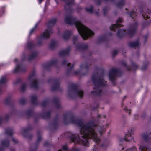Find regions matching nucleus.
<instances>
[{"instance_id": "obj_58", "label": "nucleus", "mask_w": 151, "mask_h": 151, "mask_svg": "<svg viewBox=\"0 0 151 151\" xmlns=\"http://www.w3.org/2000/svg\"><path fill=\"white\" fill-rule=\"evenodd\" d=\"M67 60L65 59H64L62 62V64L64 65L66 64L67 63Z\"/></svg>"}, {"instance_id": "obj_9", "label": "nucleus", "mask_w": 151, "mask_h": 151, "mask_svg": "<svg viewBox=\"0 0 151 151\" xmlns=\"http://www.w3.org/2000/svg\"><path fill=\"white\" fill-rule=\"evenodd\" d=\"M49 82L52 83L51 89L52 91H61L62 89L60 86V78H56L51 80Z\"/></svg>"}, {"instance_id": "obj_19", "label": "nucleus", "mask_w": 151, "mask_h": 151, "mask_svg": "<svg viewBox=\"0 0 151 151\" xmlns=\"http://www.w3.org/2000/svg\"><path fill=\"white\" fill-rule=\"evenodd\" d=\"M57 21V19L55 18H52L50 20L47 24L48 29H51L53 32L51 28L55 25Z\"/></svg>"}, {"instance_id": "obj_24", "label": "nucleus", "mask_w": 151, "mask_h": 151, "mask_svg": "<svg viewBox=\"0 0 151 151\" xmlns=\"http://www.w3.org/2000/svg\"><path fill=\"white\" fill-rule=\"evenodd\" d=\"M30 99L31 102L33 104L37 103L38 101V96L36 94H31L30 96Z\"/></svg>"}, {"instance_id": "obj_46", "label": "nucleus", "mask_w": 151, "mask_h": 151, "mask_svg": "<svg viewBox=\"0 0 151 151\" xmlns=\"http://www.w3.org/2000/svg\"><path fill=\"white\" fill-rule=\"evenodd\" d=\"M110 9V8L108 7H104L103 9L104 14L106 15V13L108 12V10Z\"/></svg>"}, {"instance_id": "obj_53", "label": "nucleus", "mask_w": 151, "mask_h": 151, "mask_svg": "<svg viewBox=\"0 0 151 151\" xmlns=\"http://www.w3.org/2000/svg\"><path fill=\"white\" fill-rule=\"evenodd\" d=\"M61 149L59 150L58 151H62ZM72 151H80V150L78 148H73L72 150Z\"/></svg>"}, {"instance_id": "obj_4", "label": "nucleus", "mask_w": 151, "mask_h": 151, "mask_svg": "<svg viewBox=\"0 0 151 151\" xmlns=\"http://www.w3.org/2000/svg\"><path fill=\"white\" fill-rule=\"evenodd\" d=\"M68 97L74 99L76 97L82 98L84 95V91L78 88V85L73 83H70L69 85L67 92Z\"/></svg>"}, {"instance_id": "obj_55", "label": "nucleus", "mask_w": 151, "mask_h": 151, "mask_svg": "<svg viewBox=\"0 0 151 151\" xmlns=\"http://www.w3.org/2000/svg\"><path fill=\"white\" fill-rule=\"evenodd\" d=\"M21 80L20 78H18L14 82V85H16Z\"/></svg>"}, {"instance_id": "obj_2", "label": "nucleus", "mask_w": 151, "mask_h": 151, "mask_svg": "<svg viewBox=\"0 0 151 151\" xmlns=\"http://www.w3.org/2000/svg\"><path fill=\"white\" fill-rule=\"evenodd\" d=\"M106 116L104 114H97L95 116V149H105L109 145L108 141L102 142L100 137L108 128L110 123L103 124Z\"/></svg>"}, {"instance_id": "obj_23", "label": "nucleus", "mask_w": 151, "mask_h": 151, "mask_svg": "<svg viewBox=\"0 0 151 151\" xmlns=\"http://www.w3.org/2000/svg\"><path fill=\"white\" fill-rule=\"evenodd\" d=\"M70 50V48L69 47L65 49L60 51L59 52V54L61 56L66 55L68 54Z\"/></svg>"}, {"instance_id": "obj_13", "label": "nucleus", "mask_w": 151, "mask_h": 151, "mask_svg": "<svg viewBox=\"0 0 151 151\" xmlns=\"http://www.w3.org/2000/svg\"><path fill=\"white\" fill-rule=\"evenodd\" d=\"M137 26V24L135 23L134 24L131 25L129 28L127 33L130 37L133 36L136 31Z\"/></svg>"}, {"instance_id": "obj_5", "label": "nucleus", "mask_w": 151, "mask_h": 151, "mask_svg": "<svg viewBox=\"0 0 151 151\" xmlns=\"http://www.w3.org/2000/svg\"><path fill=\"white\" fill-rule=\"evenodd\" d=\"M91 64H88L86 62H85L82 63L80 66V69L74 70L73 69V65H72L69 67L67 69L66 74L67 76L74 75H75L84 76L87 73V72L83 73L82 71L85 70H87L89 68V65Z\"/></svg>"}, {"instance_id": "obj_36", "label": "nucleus", "mask_w": 151, "mask_h": 151, "mask_svg": "<svg viewBox=\"0 0 151 151\" xmlns=\"http://www.w3.org/2000/svg\"><path fill=\"white\" fill-rule=\"evenodd\" d=\"M52 102L55 103V104H59L60 103V99L57 97H54L51 100Z\"/></svg>"}, {"instance_id": "obj_49", "label": "nucleus", "mask_w": 151, "mask_h": 151, "mask_svg": "<svg viewBox=\"0 0 151 151\" xmlns=\"http://www.w3.org/2000/svg\"><path fill=\"white\" fill-rule=\"evenodd\" d=\"M33 112V110L32 109H29L27 112V114L29 116H30Z\"/></svg>"}, {"instance_id": "obj_10", "label": "nucleus", "mask_w": 151, "mask_h": 151, "mask_svg": "<svg viewBox=\"0 0 151 151\" xmlns=\"http://www.w3.org/2000/svg\"><path fill=\"white\" fill-rule=\"evenodd\" d=\"M37 55L38 52L37 51H33L30 54L27 56L26 57L24 54H23L22 57V59L23 60L30 61L36 57Z\"/></svg>"}, {"instance_id": "obj_30", "label": "nucleus", "mask_w": 151, "mask_h": 151, "mask_svg": "<svg viewBox=\"0 0 151 151\" xmlns=\"http://www.w3.org/2000/svg\"><path fill=\"white\" fill-rule=\"evenodd\" d=\"M126 34V30H119L117 32V35L119 37H123Z\"/></svg>"}, {"instance_id": "obj_57", "label": "nucleus", "mask_w": 151, "mask_h": 151, "mask_svg": "<svg viewBox=\"0 0 151 151\" xmlns=\"http://www.w3.org/2000/svg\"><path fill=\"white\" fill-rule=\"evenodd\" d=\"M134 119L137 120L139 118V116L137 114H136L134 115Z\"/></svg>"}, {"instance_id": "obj_64", "label": "nucleus", "mask_w": 151, "mask_h": 151, "mask_svg": "<svg viewBox=\"0 0 151 151\" xmlns=\"http://www.w3.org/2000/svg\"><path fill=\"white\" fill-rule=\"evenodd\" d=\"M44 0H39V3L40 4Z\"/></svg>"}, {"instance_id": "obj_50", "label": "nucleus", "mask_w": 151, "mask_h": 151, "mask_svg": "<svg viewBox=\"0 0 151 151\" xmlns=\"http://www.w3.org/2000/svg\"><path fill=\"white\" fill-rule=\"evenodd\" d=\"M50 100L47 98L43 100L42 103V104H47L49 102Z\"/></svg>"}, {"instance_id": "obj_27", "label": "nucleus", "mask_w": 151, "mask_h": 151, "mask_svg": "<svg viewBox=\"0 0 151 151\" xmlns=\"http://www.w3.org/2000/svg\"><path fill=\"white\" fill-rule=\"evenodd\" d=\"M125 1L126 0H119L115 4V6L117 7L120 8L124 6Z\"/></svg>"}, {"instance_id": "obj_44", "label": "nucleus", "mask_w": 151, "mask_h": 151, "mask_svg": "<svg viewBox=\"0 0 151 151\" xmlns=\"http://www.w3.org/2000/svg\"><path fill=\"white\" fill-rule=\"evenodd\" d=\"M50 111L45 113L42 115L43 117L45 119L49 118L50 116Z\"/></svg>"}, {"instance_id": "obj_18", "label": "nucleus", "mask_w": 151, "mask_h": 151, "mask_svg": "<svg viewBox=\"0 0 151 151\" xmlns=\"http://www.w3.org/2000/svg\"><path fill=\"white\" fill-rule=\"evenodd\" d=\"M26 70V68L25 66L22 64H17L16 65V68L14 70V72H24Z\"/></svg>"}, {"instance_id": "obj_40", "label": "nucleus", "mask_w": 151, "mask_h": 151, "mask_svg": "<svg viewBox=\"0 0 151 151\" xmlns=\"http://www.w3.org/2000/svg\"><path fill=\"white\" fill-rule=\"evenodd\" d=\"M86 11L88 12L91 13L93 12V7L92 6H91L89 8H86Z\"/></svg>"}, {"instance_id": "obj_15", "label": "nucleus", "mask_w": 151, "mask_h": 151, "mask_svg": "<svg viewBox=\"0 0 151 151\" xmlns=\"http://www.w3.org/2000/svg\"><path fill=\"white\" fill-rule=\"evenodd\" d=\"M32 129V128L30 126L27 128H24L22 130L21 133L24 137L30 139L31 138L32 135L29 134L28 132Z\"/></svg>"}, {"instance_id": "obj_3", "label": "nucleus", "mask_w": 151, "mask_h": 151, "mask_svg": "<svg viewBox=\"0 0 151 151\" xmlns=\"http://www.w3.org/2000/svg\"><path fill=\"white\" fill-rule=\"evenodd\" d=\"M97 71L98 75H95V96H101L104 93L102 87L107 85L106 81L104 79L103 75L101 73L102 69L98 67H95V71Z\"/></svg>"}, {"instance_id": "obj_8", "label": "nucleus", "mask_w": 151, "mask_h": 151, "mask_svg": "<svg viewBox=\"0 0 151 151\" xmlns=\"http://www.w3.org/2000/svg\"><path fill=\"white\" fill-rule=\"evenodd\" d=\"M27 81L32 88L36 90L38 89V82L37 79L35 72L33 71L30 74L27 78Z\"/></svg>"}, {"instance_id": "obj_41", "label": "nucleus", "mask_w": 151, "mask_h": 151, "mask_svg": "<svg viewBox=\"0 0 151 151\" xmlns=\"http://www.w3.org/2000/svg\"><path fill=\"white\" fill-rule=\"evenodd\" d=\"M106 40V38L105 36H102L98 38L99 42L105 41Z\"/></svg>"}, {"instance_id": "obj_6", "label": "nucleus", "mask_w": 151, "mask_h": 151, "mask_svg": "<svg viewBox=\"0 0 151 151\" xmlns=\"http://www.w3.org/2000/svg\"><path fill=\"white\" fill-rule=\"evenodd\" d=\"M121 74V72L119 68H113L110 70L109 75V78L114 86L116 85L115 81L117 77L120 76Z\"/></svg>"}, {"instance_id": "obj_7", "label": "nucleus", "mask_w": 151, "mask_h": 151, "mask_svg": "<svg viewBox=\"0 0 151 151\" xmlns=\"http://www.w3.org/2000/svg\"><path fill=\"white\" fill-rule=\"evenodd\" d=\"M52 33V32L51 29L45 30L43 33L37 37V45L39 47L42 46L44 44L43 40L49 38Z\"/></svg>"}, {"instance_id": "obj_52", "label": "nucleus", "mask_w": 151, "mask_h": 151, "mask_svg": "<svg viewBox=\"0 0 151 151\" xmlns=\"http://www.w3.org/2000/svg\"><path fill=\"white\" fill-rule=\"evenodd\" d=\"M63 151H68V148L66 145H65L63 146Z\"/></svg>"}, {"instance_id": "obj_39", "label": "nucleus", "mask_w": 151, "mask_h": 151, "mask_svg": "<svg viewBox=\"0 0 151 151\" xmlns=\"http://www.w3.org/2000/svg\"><path fill=\"white\" fill-rule=\"evenodd\" d=\"M27 87V85L26 83H23L21 87L20 90L21 91L23 92L25 91Z\"/></svg>"}, {"instance_id": "obj_35", "label": "nucleus", "mask_w": 151, "mask_h": 151, "mask_svg": "<svg viewBox=\"0 0 151 151\" xmlns=\"http://www.w3.org/2000/svg\"><path fill=\"white\" fill-rule=\"evenodd\" d=\"M147 10L148 11L147 12L148 14H149L150 13V11L148 10V9H147ZM142 13V15L143 17V18L145 19H146L149 18V17L148 16V15H147V12H145L143 10L142 12H141Z\"/></svg>"}, {"instance_id": "obj_28", "label": "nucleus", "mask_w": 151, "mask_h": 151, "mask_svg": "<svg viewBox=\"0 0 151 151\" xmlns=\"http://www.w3.org/2000/svg\"><path fill=\"white\" fill-rule=\"evenodd\" d=\"M139 151H147L148 150L147 147L144 143L141 142L139 145Z\"/></svg>"}, {"instance_id": "obj_37", "label": "nucleus", "mask_w": 151, "mask_h": 151, "mask_svg": "<svg viewBox=\"0 0 151 151\" xmlns=\"http://www.w3.org/2000/svg\"><path fill=\"white\" fill-rule=\"evenodd\" d=\"M6 104L12 103L14 102L13 100L11 99V97L10 96L6 98L4 100Z\"/></svg>"}, {"instance_id": "obj_51", "label": "nucleus", "mask_w": 151, "mask_h": 151, "mask_svg": "<svg viewBox=\"0 0 151 151\" xmlns=\"http://www.w3.org/2000/svg\"><path fill=\"white\" fill-rule=\"evenodd\" d=\"M101 0H95V4L97 5H99L101 3Z\"/></svg>"}, {"instance_id": "obj_26", "label": "nucleus", "mask_w": 151, "mask_h": 151, "mask_svg": "<svg viewBox=\"0 0 151 151\" xmlns=\"http://www.w3.org/2000/svg\"><path fill=\"white\" fill-rule=\"evenodd\" d=\"M140 44L139 41L137 40L135 42H130L129 44V46L131 47L136 48L138 47L139 46Z\"/></svg>"}, {"instance_id": "obj_54", "label": "nucleus", "mask_w": 151, "mask_h": 151, "mask_svg": "<svg viewBox=\"0 0 151 151\" xmlns=\"http://www.w3.org/2000/svg\"><path fill=\"white\" fill-rule=\"evenodd\" d=\"M11 114H6L4 117V118L6 119L7 120L9 119V117L11 116Z\"/></svg>"}, {"instance_id": "obj_43", "label": "nucleus", "mask_w": 151, "mask_h": 151, "mask_svg": "<svg viewBox=\"0 0 151 151\" xmlns=\"http://www.w3.org/2000/svg\"><path fill=\"white\" fill-rule=\"evenodd\" d=\"M123 109L126 112L129 113V115L131 114V109H129L128 107L127 106H125L123 108Z\"/></svg>"}, {"instance_id": "obj_16", "label": "nucleus", "mask_w": 151, "mask_h": 151, "mask_svg": "<svg viewBox=\"0 0 151 151\" xmlns=\"http://www.w3.org/2000/svg\"><path fill=\"white\" fill-rule=\"evenodd\" d=\"M132 133V130L130 129L129 131L128 130L127 132L125 134V137L123 139H120V142H122L123 141H129L133 140V137L131 136Z\"/></svg>"}, {"instance_id": "obj_21", "label": "nucleus", "mask_w": 151, "mask_h": 151, "mask_svg": "<svg viewBox=\"0 0 151 151\" xmlns=\"http://www.w3.org/2000/svg\"><path fill=\"white\" fill-rule=\"evenodd\" d=\"M76 47L78 50H85L88 48V45L87 44L77 43L76 45Z\"/></svg>"}, {"instance_id": "obj_17", "label": "nucleus", "mask_w": 151, "mask_h": 151, "mask_svg": "<svg viewBox=\"0 0 151 151\" xmlns=\"http://www.w3.org/2000/svg\"><path fill=\"white\" fill-rule=\"evenodd\" d=\"M123 21V19L122 18H119L116 21V24H112L110 27V30L114 31L116 28L121 26H122V25L120 24L119 23H122Z\"/></svg>"}, {"instance_id": "obj_56", "label": "nucleus", "mask_w": 151, "mask_h": 151, "mask_svg": "<svg viewBox=\"0 0 151 151\" xmlns=\"http://www.w3.org/2000/svg\"><path fill=\"white\" fill-rule=\"evenodd\" d=\"M118 53V51L117 50H114L113 52V55L114 56H115Z\"/></svg>"}, {"instance_id": "obj_22", "label": "nucleus", "mask_w": 151, "mask_h": 151, "mask_svg": "<svg viewBox=\"0 0 151 151\" xmlns=\"http://www.w3.org/2000/svg\"><path fill=\"white\" fill-rule=\"evenodd\" d=\"M72 32L71 31L66 30L64 32L63 35V37L65 40H68L71 35H72Z\"/></svg>"}, {"instance_id": "obj_48", "label": "nucleus", "mask_w": 151, "mask_h": 151, "mask_svg": "<svg viewBox=\"0 0 151 151\" xmlns=\"http://www.w3.org/2000/svg\"><path fill=\"white\" fill-rule=\"evenodd\" d=\"M26 99L24 98H22L19 100V102L21 104H24L26 102Z\"/></svg>"}, {"instance_id": "obj_59", "label": "nucleus", "mask_w": 151, "mask_h": 151, "mask_svg": "<svg viewBox=\"0 0 151 151\" xmlns=\"http://www.w3.org/2000/svg\"><path fill=\"white\" fill-rule=\"evenodd\" d=\"M49 144L47 142H45L44 144V146H49Z\"/></svg>"}, {"instance_id": "obj_45", "label": "nucleus", "mask_w": 151, "mask_h": 151, "mask_svg": "<svg viewBox=\"0 0 151 151\" xmlns=\"http://www.w3.org/2000/svg\"><path fill=\"white\" fill-rule=\"evenodd\" d=\"M129 15L130 17L132 18L133 19L136 16H137V14L134 11L131 12L129 14Z\"/></svg>"}, {"instance_id": "obj_31", "label": "nucleus", "mask_w": 151, "mask_h": 151, "mask_svg": "<svg viewBox=\"0 0 151 151\" xmlns=\"http://www.w3.org/2000/svg\"><path fill=\"white\" fill-rule=\"evenodd\" d=\"M35 45L33 43L32 40L29 41L27 43V47L28 49H30L34 47Z\"/></svg>"}, {"instance_id": "obj_38", "label": "nucleus", "mask_w": 151, "mask_h": 151, "mask_svg": "<svg viewBox=\"0 0 151 151\" xmlns=\"http://www.w3.org/2000/svg\"><path fill=\"white\" fill-rule=\"evenodd\" d=\"M137 150L136 147L134 146L132 147V148L127 150H125L124 148H122V150L121 151H137Z\"/></svg>"}, {"instance_id": "obj_25", "label": "nucleus", "mask_w": 151, "mask_h": 151, "mask_svg": "<svg viewBox=\"0 0 151 151\" xmlns=\"http://www.w3.org/2000/svg\"><path fill=\"white\" fill-rule=\"evenodd\" d=\"M6 80L7 79L6 76H1L0 79V94H1V89L2 86L6 83Z\"/></svg>"}, {"instance_id": "obj_1", "label": "nucleus", "mask_w": 151, "mask_h": 151, "mask_svg": "<svg viewBox=\"0 0 151 151\" xmlns=\"http://www.w3.org/2000/svg\"><path fill=\"white\" fill-rule=\"evenodd\" d=\"M69 113H67L63 114V121L65 124L72 123L79 126L80 129V134H72L69 136L71 142L82 144L85 146L87 145L88 139H91L94 141V122L92 121L90 122L84 123L80 119L74 116L69 117Z\"/></svg>"}, {"instance_id": "obj_20", "label": "nucleus", "mask_w": 151, "mask_h": 151, "mask_svg": "<svg viewBox=\"0 0 151 151\" xmlns=\"http://www.w3.org/2000/svg\"><path fill=\"white\" fill-rule=\"evenodd\" d=\"M132 67L131 68L127 66V65L126 63L125 62H122V64L124 66L126 67L127 68V69L128 70H132L133 68L134 70H135L137 69L139 67V65H137L136 63H133L132 62Z\"/></svg>"}, {"instance_id": "obj_14", "label": "nucleus", "mask_w": 151, "mask_h": 151, "mask_svg": "<svg viewBox=\"0 0 151 151\" xmlns=\"http://www.w3.org/2000/svg\"><path fill=\"white\" fill-rule=\"evenodd\" d=\"M57 61V59L52 60L47 63L43 65L42 67L45 69L49 70V68L51 66H55L56 65Z\"/></svg>"}, {"instance_id": "obj_60", "label": "nucleus", "mask_w": 151, "mask_h": 151, "mask_svg": "<svg viewBox=\"0 0 151 151\" xmlns=\"http://www.w3.org/2000/svg\"><path fill=\"white\" fill-rule=\"evenodd\" d=\"M3 119V118L2 116H0V125L2 124V122Z\"/></svg>"}, {"instance_id": "obj_47", "label": "nucleus", "mask_w": 151, "mask_h": 151, "mask_svg": "<svg viewBox=\"0 0 151 151\" xmlns=\"http://www.w3.org/2000/svg\"><path fill=\"white\" fill-rule=\"evenodd\" d=\"M37 26V24H36L35 25V26L34 27V28H33L30 31V35H31L32 33H34V32H35L36 30V27Z\"/></svg>"}, {"instance_id": "obj_34", "label": "nucleus", "mask_w": 151, "mask_h": 151, "mask_svg": "<svg viewBox=\"0 0 151 151\" xmlns=\"http://www.w3.org/2000/svg\"><path fill=\"white\" fill-rule=\"evenodd\" d=\"M94 84V75L93 74L91 79L89 80L88 83L87 85L88 86Z\"/></svg>"}, {"instance_id": "obj_33", "label": "nucleus", "mask_w": 151, "mask_h": 151, "mask_svg": "<svg viewBox=\"0 0 151 151\" xmlns=\"http://www.w3.org/2000/svg\"><path fill=\"white\" fill-rule=\"evenodd\" d=\"M5 133L8 135H12L14 133L13 129L11 128H8L6 130Z\"/></svg>"}, {"instance_id": "obj_29", "label": "nucleus", "mask_w": 151, "mask_h": 151, "mask_svg": "<svg viewBox=\"0 0 151 151\" xmlns=\"http://www.w3.org/2000/svg\"><path fill=\"white\" fill-rule=\"evenodd\" d=\"M57 45L58 42H57L52 41L49 45V48L51 50H53L57 47Z\"/></svg>"}, {"instance_id": "obj_63", "label": "nucleus", "mask_w": 151, "mask_h": 151, "mask_svg": "<svg viewBox=\"0 0 151 151\" xmlns=\"http://www.w3.org/2000/svg\"><path fill=\"white\" fill-rule=\"evenodd\" d=\"M99 14V12H95V15L96 14L97 15H98Z\"/></svg>"}, {"instance_id": "obj_61", "label": "nucleus", "mask_w": 151, "mask_h": 151, "mask_svg": "<svg viewBox=\"0 0 151 151\" xmlns=\"http://www.w3.org/2000/svg\"><path fill=\"white\" fill-rule=\"evenodd\" d=\"M12 139L13 141V142L14 143H16L17 142V140L16 139H15L14 138H12Z\"/></svg>"}, {"instance_id": "obj_32", "label": "nucleus", "mask_w": 151, "mask_h": 151, "mask_svg": "<svg viewBox=\"0 0 151 151\" xmlns=\"http://www.w3.org/2000/svg\"><path fill=\"white\" fill-rule=\"evenodd\" d=\"M142 137L143 139L146 142H147L151 139L150 135H147L145 133H143L142 135Z\"/></svg>"}, {"instance_id": "obj_11", "label": "nucleus", "mask_w": 151, "mask_h": 151, "mask_svg": "<svg viewBox=\"0 0 151 151\" xmlns=\"http://www.w3.org/2000/svg\"><path fill=\"white\" fill-rule=\"evenodd\" d=\"M9 146V142L8 138L2 140L0 144V151H4Z\"/></svg>"}, {"instance_id": "obj_42", "label": "nucleus", "mask_w": 151, "mask_h": 151, "mask_svg": "<svg viewBox=\"0 0 151 151\" xmlns=\"http://www.w3.org/2000/svg\"><path fill=\"white\" fill-rule=\"evenodd\" d=\"M79 36L78 35H74L73 37V41L74 44H75L76 42H77Z\"/></svg>"}, {"instance_id": "obj_12", "label": "nucleus", "mask_w": 151, "mask_h": 151, "mask_svg": "<svg viewBox=\"0 0 151 151\" xmlns=\"http://www.w3.org/2000/svg\"><path fill=\"white\" fill-rule=\"evenodd\" d=\"M42 139L41 133L40 132H38L37 133V142L35 145H32L31 147L30 151H36L38 146V144L40 142Z\"/></svg>"}, {"instance_id": "obj_62", "label": "nucleus", "mask_w": 151, "mask_h": 151, "mask_svg": "<svg viewBox=\"0 0 151 151\" xmlns=\"http://www.w3.org/2000/svg\"><path fill=\"white\" fill-rule=\"evenodd\" d=\"M146 66H144V67H142L141 68V69L142 70H145V69H146Z\"/></svg>"}]
</instances>
